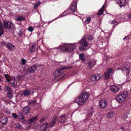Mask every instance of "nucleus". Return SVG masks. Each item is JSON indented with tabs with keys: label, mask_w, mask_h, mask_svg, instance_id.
Instances as JSON below:
<instances>
[{
	"label": "nucleus",
	"mask_w": 131,
	"mask_h": 131,
	"mask_svg": "<svg viewBox=\"0 0 131 131\" xmlns=\"http://www.w3.org/2000/svg\"><path fill=\"white\" fill-rule=\"evenodd\" d=\"M89 96V94L87 92H82L78 97L74 100V102L79 105L83 104L88 100Z\"/></svg>",
	"instance_id": "obj_1"
},
{
	"label": "nucleus",
	"mask_w": 131,
	"mask_h": 131,
	"mask_svg": "<svg viewBox=\"0 0 131 131\" xmlns=\"http://www.w3.org/2000/svg\"><path fill=\"white\" fill-rule=\"evenodd\" d=\"M77 43L73 44H65L63 46H60L59 51L61 52H72L73 49L75 48V45Z\"/></svg>",
	"instance_id": "obj_2"
},
{
	"label": "nucleus",
	"mask_w": 131,
	"mask_h": 131,
	"mask_svg": "<svg viewBox=\"0 0 131 131\" xmlns=\"http://www.w3.org/2000/svg\"><path fill=\"white\" fill-rule=\"evenodd\" d=\"M127 96L128 92L127 91H125L117 96L116 99L119 103H122L125 101Z\"/></svg>",
	"instance_id": "obj_3"
},
{
	"label": "nucleus",
	"mask_w": 131,
	"mask_h": 131,
	"mask_svg": "<svg viewBox=\"0 0 131 131\" xmlns=\"http://www.w3.org/2000/svg\"><path fill=\"white\" fill-rule=\"evenodd\" d=\"M71 68V67L69 66H64L61 67L60 69H57L53 73L54 75L56 77L60 76L63 73L62 70H68Z\"/></svg>",
	"instance_id": "obj_4"
},
{
	"label": "nucleus",
	"mask_w": 131,
	"mask_h": 131,
	"mask_svg": "<svg viewBox=\"0 0 131 131\" xmlns=\"http://www.w3.org/2000/svg\"><path fill=\"white\" fill-rule=\"evenodd\" d=\"M79 43L81 46L79 47V49L82 51L84 50L85 48L87 47L89 43L86 41L85 38H83L81 41L79 42Z\"/></svg>",
	"instance_id": "obj_5"
},
{
	"label": "nucleus",
	"mask_w": 131,
	"mask_h": 131,
	"mask_svg": "<svg viewBox=\"0 0 131 131\" xmlns=\"http://www.w3.org/2000/svg\"><path fill=\"white\" fill-rule=\"evenodd\" d=\"M103 76L102 74H97L92 75L91 77V81L95 83L99 80Z\"/></svg>",
	"instance_id": "obj_6"
},
{
	"label": "nucleus",
	"mask_w": 131,
	"mask_h": 131,
	"mask_svg": "<svg viewBox=\"0 0 131 131\" xmlns=\"http://www.w3.org/2000/svg\"><path fill=\"white\" fill-rule=\"evenodd\" d=\"M41 65L38 64H36L28 68L27 70V73H28L34 72Z\"/></svg>",
	"instance_id": "obj_7"
},
{
	"label": "nucleus",
	"mask_w": 131,
	"mask_h": 131,
	"mask_svg": "<svg viewBox=\"0 0 131 131\" xmlns=\"http://www.w3.org/2000/svg\"><path fill=\"white\" fill-rule=\"evenodd\" d=\"M35 90L32 88H30L24 90L23 91V94L25 96H26L31 95L35 92Z\"/></svg>",
	"instance_id": "obj_8"
},
{
	"label": "nucleus",
	"mask_w": 131,
	"mask_h": 131,
	"mask_svg": "<svg viewBox=\"0 0 131 131\" xmlns=\"http://www.w3.org/2000/svg\"><path fill=\"white\" fill-rule=\"evenodd\" d=\"M4 27L5 29H10L12 28L13 26V24L9 21H3Z\"/></svg>",
	"instance_id": "obj_9"
},
{
	"label": "nucleus",
	"mask_w": 131,
	"mask_h": 131,
	"mask_svg": "<svg viewBox=\"0 0 131 131\" xmlns=\"http://www.w3.org/2000/svg\"><path fill=\"white\" fill-rule=\"evenodd\" d=\"M127 66L126 65H125V66H124L123 67L121 70L122 72L125 75L128 76V75L129 73V70L128 68L129 66Z\"/></svg>",
	"instance_id": "obj_10"
},
{
	"label": "nucleus",
	"mask_w": 131,
	"mask_h": 131,
	"mask_svg": "<svg viewBox=\"0 0 131 131\" xmlns=\"http://www.w3.org/2000/svg\"><path fill=\"white\" fill-rule=\"evenodd\" d=\"M110 89L112 92L114 93L117 92L119 90L118 88L115 85L111 86Z\"/></svg>",
	"instance_id": "obj_11"
},
{
	"label": "nucleus",
	"mask_w": 131,
	"mask_h": 131,
	"mask_svg": "<svg viewBox=\"0 0 131 131\" xmlns=\"http://www.w3.org/2000/svg\"><path fill=\"white\" fill-rule=\"evenodd\" d=\"M116 1L121 7L125 6L126 3V0H116Z\"/></svg>",
	"instance_id": "obj_12"
},
{
	"label": "nucleus",
	"mask_w": 131,
	"mask_h": 131,
	"mask_svg": "<svg viewBox=\"0 0 131 131\" xmlns=\"http://www.w3.org/2000/svg\"><path fill=\"white\" fill-rule=\"evenodd\" d=\"M7 82H9L10 84L12 86H15L17 85V83L15 81V79L13 77L10 78L9 81Z\"/></svg>",
	"instance_id": "obj_13"
},
{
	"label": "nucleus",
	"mask_w": 131,
	"mask_h": 131,
	"mask_svg": "<svg viewBox=\"0 0 131 131\" xmlns=\"http://www.w3.org/2000/svg\"><path fill=\"white\" fill-rule=\"evenodd\" d=\"M107 104V102L105 100H101L99 102V105L100 108H103L106 106Z\"/></svg>",
	"instance_id": "obj_14"
},
{
	"label": "nucleus",
	"mask_w": 131,
	"mask_h": 131,
	"mask_svg": "<svg viewBox=\"0 0 131 131\" xmlns=\"http://www.w3.org/2000/svg\"><path fill=\"white\" fill-rule=\"evenodd\" d=\"M112 70V69L110 68L107 70V72L105 73L104 74V78L106 79H107L109 78L110 73Z\"/></svg>",
	"instance_id": "obj_15"
},
{
	"label": "nucleus",
	"mask_w": 131,
	"mask_h": 131,
	"mask_svg": "<svg viewBox=\"0 0 131 131\" xmlns=\"http://www.w3.org/2000/svg\"><path fill=\"white\" fill-rule=\"evenodd\" d=\"M8 121V118L5 116H3L0 118V122L3 124H5Z\"/></svg>",
	"instance_id": "obj_16"
},
{
	"label": "nucleus",
	"mask_w": 131,
	"mask_h": 131,
	"mask_svg": "<svg viewBox=\"0 0 131 131\" xmlns=\"http://www.w3.org/2000/svg\"><path fill=\"white\" fill-rule=\"evenodd\" d=\"M57 119V117L56 116H55L53 118H52L51 122L49 124L50 127H51L54 126L56 122Z\"/></svg>",
	"instance_id": "obj_17"
},
{
	"label": "nucleus",
	"mask_w": 131,
	"mask_h": 131,
	"mask_svg": "<svg viewBox=\"0 0 131 131\" xmlns=\"http://www.w3.org/2000/svg\"><path fill=\"white\" fill-rule=\"evenodd\" d=\"M122 119L123 120L126 121V123H129L130 122V120L128 118L126 114H124L122 117Z\"/></svg>",
	"instance_id": "obj_18"
},
{
	"label": "nucleus",
	"mask_w": 131,
	"mask_h": 131,
	"mask_svg": "<svg viewBox=\"0 0 131 131\" xmlns=\"http://www.w3.org/2000/svg\"><path fill=\"white\" fill-rule=\"evenodd\" d=\"M48 125L47 123H44L41 126L40 131H45L46 130L47 126Z\"/></svg>",
	"instance_id": "obj_19"
},
{
	"label": "nucleus",
	"mask_w": 131,
	"mask_h": 131,
	"mask_svg": "<svg viewBox=\"0 0 131 131\" xmlns=\"http://www.w3.org/2000/svg\"><path fill=\"white\" fill-rule=\"evenodd\" d=\"M66 117L64 115H61L58 120L59 122L63 123L66 120Z\"/></svg>",
	"instance_id": "obj_20"
},
{
	"label": "nucleus",
	"mask_w": 131,
	"mask_h": 131,
	"mask_svg": "<svg viewBox=\"0 0 131 131\" xmlns=\"http://www.w3.org/2000/svg\"><path fill=\"white\" fill-rule=\"evenodd\" d=\"M77 1L76 2V3L75 5H72L71 9V11L73 12H75L77 10Z\"/></svg>",
	"instance_id": "obj_21"
},
{
	"label": "nucleus",
	"mask_w": 131,
	"mask_h": 131,
	"mask_svg": "<svg viewBox=\"0 0 131 131\" xmlns=\"http://www.w3.org/2000/svg\"><path fill=\"white\" fill-rule=\"evenodd\" d=\"M7 46L8 49L10 51L14 49L15 47L14 45L10 43L7 44Z\"/></svg>",
	"instance_id": "obj_22"
},
{
	"label": "nucleus",
	"mask_w": 131,
	"mask_h": 131,
	"mask_svg": "<svg viewBox=\"0 0 131 131\" xmlns=\"http://www.w3.org/2000/svg\"><path fill=\"white\" fill-rule=\"evenodd\" d=\"M37 116H35L34 117H32L29 120L27 121V123L28 124H30L33 122L35 121L37 118Z\"/></svg>",
	"instance_id": "obj_23"
},
{
	"label": "nucleus",
	"mask_w": 131,
	"mask_h": 131,
	"mask_svg": "<svg viewBox=\"0 0 131 131\" xmlns=\"http://www.w3.org/2000/svg\"><path fill=\"white\" fill-rule=\"evenodd\" d=\"M95 64L94 61H91L88 63V66L89 68L92 69V67L95 65Z\"/></svg>",
	"instance_id": "obj_24"
},
{
	"label": "nucleus",
	"mask_w": 131,
	"mask_h": 131,
	"mask_svg": "<svg viewBox=\"0 0 131 131\" xmlns=\"http://www.w3.org/2000/svg\"><path fill=\"white\" fill-rule=\"evenodd\" d=\"M30 110V108L29 107L27 106H26L24 107L23 109V112L25 114H26L28 113Z\"/></svg>",
	"instance_id": "obj_25"
},
{
	"label": "nucleus",
	"mask_w": 131,
	"mask_h": 131,
	"mask_svg": "<svg viewBox=\"0 0 131 131\" xmlns=\"http://www.w3.org/2000/svg\"><path fill=\"white\" fill-rule=\"evenodd\" d=\"M114 113L113 111H110L107 113L106 115V117L110 118L113 117L114 115Z\"/></svg>",
	"instance_id": "obj_26"
},
{
	"label": "nucleus",
	"mask_w": 131,
	"mask_h": 131,
	"mask_svg": "<svg viewBox=\"0 0 131 131\" xmlns=\"http://www.w3.org/2000/svg\"><path fill=\"white\" fill-rule=\"evenodd\" d=\"M79 59L82 61L85 62V59L84 55V53H82L80 54L79 55Z\"/></svg>",
	"instance_id": "obj_27"
},
{
	"label": "nucleus",
	"mask_w": 131,
	"mask_h": 131,
	"mask_svg": "<svg viewBox=\"0 0 131 131\" xmlns=\"http://www.w3.org/2000/svg\"><path fill=\"white\" fill-rule=\"evenodd\" d=\"M13 126L14 127L18 128V129H20L21 128V126L20 125L19 123L18 122L13 124Z\"/></svg>",
	"instance_id": "obj_28"
},
{
	"label": "nucleus",
	"mask_w": 131,
	"mask_h": 131,
	"mask_svg": "<svg viewBox=\"0 0 131 131\" xmlns=\"http://www.w3.org/2000/svg\"><path fill=\"white\" fill-rule=\"evenodd\" d=\"M105 7V6L104 5L102 8L99 10V12L97 14V15H101L103 14V10Z\"/></svg>",
	"instance_id": "obj_29"
},
{
	"label": "nucleus",
	"mask_w": 131,
	"mask_h": 131,
	"mask_svg": "<svg viewBox=\"0 0 131 131\" xmlns=\"http://www.w3.org/2000/svg\"><path fill=\"white\" fill-rule=\"evenodd\" d=\"M37 48L35 47L34 45H32L31 47H30V51L33 52H35L36 50H37Z\"/></svg>",
	"instance_id": "obj_30"
},
{
	"label": "nucleus",
	"mask_w": 131,
	"mask_h": 131,
	"mask_svg": "<svg viewBox=\"0 0 131 131\" xmlns=\"http://www.w3.org/2000/svg\"><path fill=\"white\" fill-rule=\"evenodd\" d=\"M25 19V18L22 16L17 17L16 18V20L18 21H21L22 20H24Z\"/></svg>",
	"instance_id": "obj_31"
},
{
	"label": "nucleus",
	"mask_w": 131,
	"mask_h": 131,
	"mask_svg": "<svg viewBox=\"0 0 131 131\" xmlns=\"http://www.w3.org/2000/svg\"><path fill=\"white\" fill-rule=\"evenodd\" d=\"M18 118L19 120L23 122H24L25 121L24 117L22 115L19 116Z\"/></svg>",
	"instance_id": "obj_32"
},
{
	"label": "nucleus",
	"mask_w": 131,
	"mask_h": 131,
	"mask_svg": "<svg viewBox=\"0 0 131 131\" xmlns=\"http://www.w3.org/2000/svg\"><path fill=\"white\" fill-rule=\"evenodd\" d=\"M7 97L10 98H12L13 96V92L12 91L9 92H7Z\"/></svg>",
	"instance_id": "obj_33"
},
{
	"label": "nucleus",
	"mask_w": 131,
	"mask_h": 131,
	"mask_svg": "<svg viewBox=\"0 0 131 131\" xmlns=\"http://www.w3.org/2000/svg\"><path fill=\"white\" fill-rule=\"evenodd\" d=\"M109 23L113 24L114 25H116L117 24V22L115 20H113L112 21H109Z\"/></svg>",
	"instance_id": "obj_34"
},
{
	"label": "nucleus",
	"mask_w": 131,
	"mask_h": 131,
	"mask_svg": "<svg viewBox=\"0 0 131 131\" xmlns=\"http://www.w3.org/2000/svg\"><path fill=\"white\" fill-rule=\"evenodd\" d=\"M5 90L6 91H7V92L12 91V90L8 86H5Z\"/></svg>",
	"instance_id": "obj_35"
},
{
	"label": "nucleus",
	"mask_w": 131,
	"mask_h": 131,
	"mask_svg": "<svg viewBox=\"0 0 131 131\" xmlns=\"http://www.w3.org/2000/svg\"><path fill=\"white\" fill-rule=\"evenodd\" d=\"M91 20V18L90 17H87L85 20V24H89Z\"/></svg>",
	"instance_id": "obj_36"
},
{
	"label": "nucleus",
	"mask_w": 131,
	"mask_h": 131,
	"mask_svg": "<svg viewBox=\"0 0 131 131\" xmlns=\"http://www.w3.org/2000/svg\"><path fill=\"white\" fill-rule=\"evenodd\" d=\"M4 77L6 78L7 82L9 81V80L10 79V78L11 77H9V75L7 74H5L4 75Z\"/></svg>",
	"instance_id": "obj_37"
},
{
	"label": "nucleus",
	"mask_w": 131,
	"mask_h": 131,
	"mask_svg": "<svg viewBox=\"0 0 131 131\" xmlns=\"http://www.w3.org/2000/svg\"><path fill=\"white\" fill-rule=\"evenodd\" d=\"M28 30L32 32L34 30V28L31 26H30L28 27Z\"/></svg>",
	"instance_id": "obj_38"
},
{
	"label": "nucleus",
	"mask_w": 131,
	"mask_h": 131,
	"mask_svg": "<svg viewBox=\"0 0 131 131\" xmlns=\"http://www.w3.org/2000/svg\"><path fill=\"white\" fill-rule=\"evenodd\" d=\"M12 115L13 117L15 119H17L18 118L17 115L15 113H13L12 114Z\"/></svg>",
	"instance_id": "obj_39"
},
{
	"label": "nucleus",
	"mask_w": 131,
	"mask_h": 131,
	"mask_svg": "<svg viewBox=\"0 0 131 131\" xmlns=\"http://www.w3.org/2000/svg\"><path fill=\"white\" fill-rule=\"evenodd\" d=\"M26 61L25 59H21V63L23 65H24L26 63Z\"/></svg>",
	"instance_id": "obj_40"
},
{
	"label": "nucleus",
	"mask_w": 131,
	"mask_h": 131,
	"mask_svg": "<svg viewBox=\"0 0 131 131\" xmlns=\"http://www.w3.org/2000/svg\"><path fill=\"white\" fill-rule=\"evenodd\" d=\"M41 3L40 2L39 4H36L34 5V9H36L38 6Z\"/></svg>",
	"instance_id": "obj_41"
},
{
	"label": "nucleus",
	"mask_w": 131,
	"mask_h": 131,
	"mask_svg": "<svg viewBox=\"0 0 131 131\" xmlns=\"http://www.w3.org/2000/svg\"><path fill=\"white\" fill-rule=\"evenodd\" d=\"M4 33L3 27L2 28V29L0 30V36L2 35Z\"/></svg>",
	"instance_id": "obj_42"
},
{
	"label": "nucleus",
	"mask_w": 131,
	"mask_h": 131,
	"mask_svg": "<svg viewBox=\"0 0 131 131\" xmlns=\"http://www.w3.org/2000/svg\"><path fill=\"white\" fill-rule=\"evenodd\" d=\"M36 102V101H33L31 102H29V104L31 105L34 104Z\"/></svg>",
	"instance_id": "obj_43"
},
{
	"label": "nucleus",
	"mask_w": 131,
	"mask_h": 131,
	"mask_svg": "<svg viewBox=\"0 0 131 131\" xmlns=\"http://www.w3.org/2000/svg\"><path fill=\"white\" fill-rule=\"evenodd\" d=\"M121 129L122 130V131H125V129L124 127L123 126H121Z\"/></svg>",
	"instance_id": "obj_44"
},
{
	"label": "nucleus",
	"mask_w": 131,
	"mask_h": 131,
	"mask_svg": "<svg viewBox=\"0 0 131 131\" xmlns=\"http://www.w3.org/2000/svg\"><path fill=\"white\" fill-rule=\"evenodd\" d=\"M6 113L8 114H10V111L9 110H6Z\"/></svg>",
	"instance_id": "obj_45"
},
{
	"label": "nucleus",
	"mask_w": 131,
	"mask_h": 131,
	"mask_svg": "<svg viewBox=\"0 0 131 131\" xmlns=\"http://www.w3.org/2000/svg\"><path fill=\"white\" fill-rule=\"evenodd\" d=\"M3 25L0 22V30L2 29V28H3Z\"/></svg>",
	"instance_id": "obj_46"
},
{
	"label": "nucleus",
	"mask_w": 131,
	"mask_h": 131,
	"mask_svg": "<svg viewBox=\"0 0 131 131\" xmlns=\"http://www.w3.org/2000/svg\"><path fill=\"white\" fill-rule=\"evenodd\" d=\"M110 58L109 57H106V58H105V60H107H107H110Z\"/></svg>",
	"instance_id": "obj_47"
},
{
	"label": "nucleus",
	"mask_w": 131,
	"mask_h": 131,
	"mask_svg": "<svg viewBox=\"0 0 131 131\" xmlns=\"http://www.w3.org/2000/svg\"><path fill=\"white\" fill-rule=\"evenodd\" d=\"M128 17L130 19H131V13L128 16Z\"/></svg>",
	"instance_id": "obj_48"
},
{
	"label": "nucleus",
	"mask_w": 131,
	"mask_h": 131,
	"mask_svg": "<svg viewBox=\"0 0 131 131\" xmlns=\"http://www.w3.org/2000/svg\"><path fill=\"white\" fill-rule=\"evenodd\" d=\"M93 39V38L92 37H91V38H90L89 37L88 38V39L89 40H92Z\"/></svg>",
	"instance_id": "obj_49"
},
{
	"label": "nucleus",
	"mask_w": 131,
	"mask_h": 131,
	"mask_svg": "<svg viewBox=\"0 0 131 131\" xmlns=\"http://www.w3.org/2000/svg\"><path fill=\"white\" fill-rule=\"evenodd\" d=\"M44 118H42L40 120V122H42L44 120Z\"/></svg>",
	"instance_id": "obj_50"
},
{
	"label": "nucleus",
	"mask_w": 131,
	"mask_h": 131,
	"mask_svg": "<svg viewBox=\"0 0 131 131\" xmlns=\"http://www.w3.org/2000/svg\"><path fill=\"white\" fill-rule=\"evenodd\" d=\"M60 17H61L63 16L62 15V14L60 15Z\"/></svg>",
	"instance_id": "obj_51"
},
{
	"label": "nucleus",
	"mask_w": 131,
	"mask_h": 131,
	"mask_svg": "<svg viewBox=\"0 0 131 131\" xmlns=\"http://www.w3.org/2000/svg\"><path fill=\"white\" fill-rule=\"evenodd\" d=\"M126 38V37H125L123 38V39H125V38Z\"/></svg>",
	"instance_id": "obj_52"
},
{
	"label": "nucleus",
	"mask_w": 131,
	"mask_h": 131,
	"mask_svg": "<svg viewBox=\"0 0 131 131\" xmlns=\"http://www.w3.org/2000/svg\"><path fill=\"white\" fill-rule=\"evenodd\" d=\"M0 81H2V79H1V78H0Z\"/></svg>",
	"instance_id": "obj_53"
},
{
	"label": "nucleus",
	"mask_w": 131,
	"mask_h": 131,
	"mask_svg": "<svg viewBox=\"0 0 131 131\" xmlns=\"http://www.w3.org/2000/svg\"><path fill=\"white\" fill-rule=\"evenodd\" d=\"M1 89V85H0V90Z\"/></svg>",
	"instance_id": "obj_54"
},
{
	"label": "nucleus",
	"mask_w": 131,
	"mask_h": 131,
	"mask_svg": "<svg viewBox=\"0 0 131 131\" xmlns=\"http://www.w3.org/2000/svg\"><path fill=\"white\" fill-rule=\"evenodd\" d=\"M19 114H21V113H19Z\"/></svg>",
	"instance_id": "obj_55"
},
{
	"label": "nucleus",
	"mask_w": 131,
	"mask_h": 131,
	"mask_svg": "<svg viewBox=\"0 0 131 131\" xmlns=\"http://www.w3.org/2000/svg\"><path fill=\"white\" fill-rule=\"evenodd\" d=\"M38 2H39V3L38 4H39V3H40V2H39V1H38Z\"/></svg>",
	"instance_id": "obj_56"
}]
</instances>
